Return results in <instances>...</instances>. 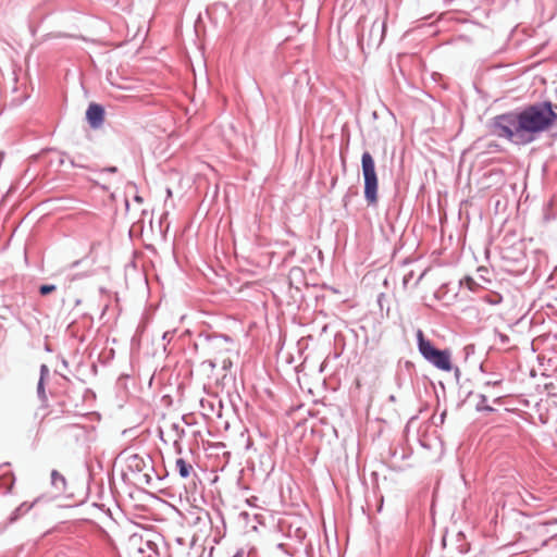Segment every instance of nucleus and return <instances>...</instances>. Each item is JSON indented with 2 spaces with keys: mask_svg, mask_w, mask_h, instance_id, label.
Segmentation results:
<instances>
[{
  "mask_svg": "<svg viewBox=\"0 0 557 557\" xmlns=\"http://www.w3.org/2000/svg\"><path fill=\"white\" fill-rule=\"evenodd\" d=\"M557 121V113L552 102L531 104L520 112H511L495 117L494 133L517 145L533 141L537 134L552 128Z\"/></svg>",
  "mask_w": 557,
  "mask_h": 557,
  "instance_id": "nucleus-1",
  "label": "nucleus"
},
{
  "mask_svg": "<svg viewBox=\"0 0 557 557\" xmlns=\"http://www.w3.org/2000/svg\"><path fill=\"white\" fill-rule=\"evenodd\" d=\"M420 355L433 367L441 371L449 372L453 369L451 354L448 349L436 348L420 332Z\"/></svg>",
  "mask_w": 557,
  "mask_h": 557,
  "instance_id": "nucleus-2",
  "label": "nucleus"
},
{
  "mask_svg": "<svg viewBox=\"0 0 557 557\" xmlns=\"http://www.w3.org/2000/svg\"><path fill=\"white\" fill-rule=\"evenodd\" d=\"M361 165L364 177V197L369 203H375L377 199V176L375 163L370 152H363Z\"/></svg>",
  "mask_w": 557,
  "mask_h": 557,
  "instance_id": "nucleus-3",
  "label": "nucleus"
},
{
  "mask_svg": "<svg viewBox=\"0 0 557 557\" xmlns=\"http://www.w3.org/2000/svg\"><path fill=\"white\" fill-rule=\"evenodd\" d=\"M153 543L146 540L141 534L134 533L123 543L124 557H147L148 550L152 549Z\"/></svg>",
  "mask_w": 557,
  "mask_h": 557,
  "instance_id": "nucleus-4",
  "label": "nucleus"
},
{
  "mask_svg": "<svg viewBox=\"0 0 557 557\" xmlns=\"http://www.w3.org/2000/svg\"><path fill=\"white\" fill-rule=\"evenodd\" d=\"M208 356L211 360L215 361L216 366L221 367L225 371L232 367L230 350L225 347V344L212 343L209 346Z\"/></svg>",
  "mask_w": 557,
  "mask_h": 557,
  "instance_id": "nucleus-5",
  "label": "nucleus"
},
{
  "mask_svg": "<svg viewBox=\"0 0 557 557\" xmlns=\"http://www.w3.org/2000/svg\"><path fill=\"white\" fill-rule=\"evenodd\" d=\"M386 25L385 22L374 21L369 30L367 45L369 48H377L385 37Z\"/></svg>",
  "mask_w": 557,
  "mask_h": 557,
  "instance_id": "nucleus-6",
  "label": "nucleus"
},
{
  "mask_svg": "<svg viewBox=\"0 0 557 557\" xmlns=\"http://www.w3.org/2000/svg\"><path fill=\"white\" fill-rule=\"evenodd\" d=\"M86 117L92 127H99L103 122L104 110L101 106L91 103L86 111Z\"/></svg>",
  "mask_w": 557,
  "mask_h": 557,
  "instance_id": "nucleus-7",
  "label": "nucleus"
},
{
  "mask_svg": "<svg viewBox=\"0 0 557 557\" xmlns=\"http://www.w3.org/2000/svg\"><path fill=\"white\" fill-rule=\"evenodd\" d=\"M175 466L182 478L186 479L190 475L193 467L191 465L187 463L183 458H178L175 462Z\"/></svg>",
  "mask_w": 557,
  "mask_h": 557,
  "instance_id": "nucleus-8",
  "label": "nucleus"
},
{
  "mask_svg": "<svg viewBox=\"0 0 557 557\" xmlns=\"http://www.w3.org/2000/svg\"><path fill=\"white\" fill-rule=\"evenodd\" d=\"M218 366L215 364V361L214 360H211L210 357L206 360H203L201 363H200V370L207 375V376H211L214 369L216 368Z\"/></svg>",
  "mask_w": 557,
  "mask_h": 557,
  "instance_id": "nucleus-9",
  "label": "nucleus"
},
{
  "mask_svg": "<svg viewBox=\"0 0 557 557\" xmlns=\"http://www.w3.org/2000/svg\"><path fill=\"white\" fill-rule=\"evenodd\" d=\"M461 286H466L469 290L475 292L479 287V284L470 276H466L460 281Z\"/></svg>",
  "mask_w": 557,
  "mask_h": 557,
  "instance_id": "nucleus-10",
  "label": "nucleus"
},
{
  "mask_svg": "<svg viewBox=\"0 0 557 557\" xmlns=\"http://www.w3.org/2000/svg\"><path fill=\"white\" fill-rule=\"evenodd\" d=\"M55 290V286L54 285H41L40 288H39V293L42 295V296H46Z\"/></svg>",
  "mask_w": 557,
  "mask_h": 557,
  "instance_id": "nucleus-11",
  "label": "nucleus"
},
{
  "mask_svg": "<svg viewBox=\"0 0 557 557\" xmlns=\"http://www.w3.org/2000/svg\"><path fill=\"white\" fill-rule=\"evenodd\" d=\"M51 476H52V482L55 484L58 480H60L62 483H64V478L55 470L52 471L51 473Z\"/></svg>",
  "mask_w": 557,
  "mask_h": 557,
  "instance_id": "nucleus-12",
  "label": "nucleus"
},
{
  "mask_svg": "<svg viewBox=\"0 0 557 557\" xmlns=\"http://www.w3.org/2000/svg\"><path fill=\"white\" fill-rule=\"evenodd\" d=\"M233 557H244V550L243 549L237 550Z\"/></svg>",
  "mask_w": 557,
  "mask_h": 557,
  "instance_id": "nucleus-13",
  "label": "nucleus"
},
{
  "mask_svg": "<svg viewBox=\"0 0 557 557\" xmlns=\"http://www.w3.org/2000/svg\"><path fill=\"white\" fill-rule=\"evenodd\" d=\"M135 200H136L137 202H139V203H141V202H143V198H141L140 196H136V197H135Z\"/></svg>",
  "mask_w": 557,
  "mask_h": 557,
  "instance_id": "nucleus-14",
  "label": "nucleus"
},
{
  "mask_svg": "<svg viewBox=\"0 0 557 557\" xmlns=\"http://www.w3.org/2000/svg\"><path fill=\"white\" fill-rule=\"evenodd\" d=\"M81 304V300L79 299H76L75 300V306H78Z\"/></svg>",
  "mask_w": 557,
  "mask_h": 557,
  "instance_id": "nucleus-15",
  "label": "nucleus"
}]
</instances>
